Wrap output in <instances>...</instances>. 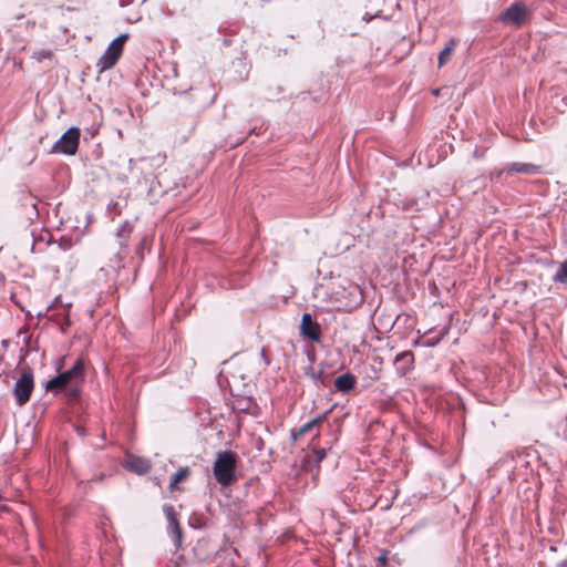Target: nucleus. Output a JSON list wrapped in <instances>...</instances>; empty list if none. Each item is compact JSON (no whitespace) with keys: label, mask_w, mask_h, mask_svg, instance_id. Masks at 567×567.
Instances as JSON below:
<instances>
[{"label":"nucleus","mask_w":567,"mask_h":567,"mask_svg":"<svg viewBox=\"0 0 567 567\" xmlns=\"http://www.w3.org/2000/svg\"><path fill=\"white\" fill-rule=\"evenodd\" d=\"M85 369L84 359L78 358L69 370L59 373L47 382V391H62L71 398H76L85 380Z\"/></svg>","instance_id":"1"},{"label":"nucleus","mask_w":567,"mask_h":567,"mask_svg":"<svg viewBox=\"0 0 567 567\" xmlns=\"http://www.w3.org/2000/svg\"><path fill=\"white\" fill-rule=\"evenodd\" d=\"M238 455L233 451L218 452L214 462L213 473L221 486H229L236 480L235 471Z\"/></svg>","instance_id":"2"},{"label":"nucleus","mask_w":567,"mask_h":567,"mask_svg":"<svg viewBox=\"0 0 567 567\" xmlns=\"http://www.w3.org/2000/svg\"><path fill=\"white\" fill-rule=\"evenodd\" d=\"M33 389V372L30 368H24L13 388V395L17 404L20 406L24 405L30 400Z\"/></svg>","instance_id":"3"},{"label":"nucleus","mask_w":567,"mask_h":567,"mask_svg":"<svg viewBox=\"0 0 567 567\" xmlns=\"http://www.w3.org/2000/svg\"><path fill=\"white\" fill-rule=\"evenodd\" d=\"M80 128L72 126L53 144L52 153L74 155L79 148Z\"/></svg>","instance_id":"4"},{"label":"nucleus","mask_w":567,"mask_h":567,"mask_svg":"<svg viewBox=\"0 0 567 567\" xmlns=\"http://www.w3.org/2000/svg\"><path fill=\"white\" fill-rule=\"evenodd\" d=\"M529 10L523 2L512 3L499 17L505 24L523 25L529 18Z\"/></svg>","instance_id":"5"},{"label":"nucleus","mask_w":567,"mask_h":567,"mask_svg":"<svg viewBox=\"0 0 567 567\" xmlns=\"http://www.w3.org/2000/svg\"><path fill=\"white\" fill-rule=\"evenodd\" d=\"M163 513L167 519V530L174 536L175 546L182 545V528L178 524L174 506L171 504L163 505Z\"/></svg>","instance_id":"6"},{"label":"nucleus","mask_w":567,"mask_h":567,"mask_svg":"<svg viewBox=\"0 0 567 567\" xmlns=\"http://www.w3.org/2000/svg\"><path fill=\"white\" fill-rule=\"evenodd\" d=\"M394 367L396 374L405 377L414 368V354L412 351H403L395 355Z\"/></svg>","instance_id":"7"},{"label":"nucleus","mask_w":567,"mask_h":567,"mask_svg":"<svg viewBox=\"0 0 567 567\" xmlns=\"http://www.w3.org/2000/svg\"><path fill=\"white\" fill-rule=\"evenodd\" d=\"M300 332L312 341H319L321 328L319 323L312 319L310 313H305L301 319Z\"/></svg>","instance_id":"8"},{"label":"nucleus","mask_w":567,"mask_h":567,"mask_svg":"<svg viewBox=\"0 0 567 567\" xmlns=\"http://www.w3.org/2000/svg\"><path fill=\"white\" fill-rule=\"evenodd\" d=\"M331 411H332V409H329L326 412H323L322 414L318 415L317 417L308 421L298 431L292 430L291 436L293 437V440H297L299 436H301V435L310 432L312 429L319 426L322 422L326 421V419L331 413Z\"/></svg>","instance_id":"9"},{"label":"nucleus","mask_w":567,"mask_h":567,"mask_svg":"<svg viewBox=\"0 0 567 567\" xmlns=\"http://www.w3.org/2000/svg\"><path fill=\"white\" fill-rule=\"evenodd\" d=\"M357 384L354 374L347 372L336 378L334 388L338 392L343 394L349 393Z\"/></svg>","instance_id":"10"},{"label":"nucleus","mask_w":567,"mask_h":567,"mask_svg":"<svg viewBox=\"0 0 567 567\" xmlns=\"http://www.w3.org/2000/svg\"><path fill=\"white\" fill-rule=\"evenodd\" d=\"M126 468L133 473L142 475L150 471L151 463L148 460L143 457L130 456L126 463Z\"/></svg>","instance_id":"11"},{"label":"nucleus","mask_w":567,"mask_h":567,"mask_svg":"<svg viewBox=\"0 0 567 567\" xmlns=\"http://www.w3.org/2000/svg\"><path fill=\"white\" fill-rule=\"evenodd\" d=\"M507 173H520L526 175H535L540 172L537 165L529 163H512L505 167Z\"/></svg>","instance_id":"12"},{"label":"nucleus","mask_w":567,"mask_h":567,"mask_svg":"<svg viewBox=\"0 0 567 567\" xmlns=\"http://www.w3.org/2000/svg\"><path fill=\"white\" fill-rule=\"evenodd\" d=\"M118 59H116L114 55H111V53L105 50L102 56L96 62V69L99 73H102L112 66L115 65Z\"/></svg>","instance_id":"13"},{"label":"nucleus","mask_w":567,"mask_h":567,"mask_svg":"<svg viewBox=\"0 0 567 567\" xmlns=\"http://www.w3.org/2000/svg\"><path fill=\"white\" fill-rule=\"evenodd\" d=\"M455 47H456V40L454 38L450 39L446 42L444 49L439 54V60H437L439 68H442L451 60L452 52Z\"/></svg>","instance_id":"14"},{"label":"nucleus","mask_w":567,"mask_h":567,"mask_svg":"<svg viewBox=\"0 0 567 567\" xmlns=\"http://www.w3.org/2000/svg\"><path fill=\"white\" fill-rule=\"evenodd\" d=\"M127 34H121L117 38H115L107 47V51L111 53V55H114L116 59H120L124 42L127 39Z\"/></svg>","instance_id":"15"},{"label":"nucleus","mask_w":567,"mask_h":567,"mask_svg":"<svg viewBox=\"0 0 567 567\" xmlns=\"http://www.w3.org/2000/svg\"><path fill=\"white\" fill-rule=\"evenodd\" d=\"M133 231V225L128 221L122 224V226L116 231V237L118 238V244L121 247H127V241Z\"/></svg>","instance_id":"16"},{"label":"nucleus","mask_w":567,"mask_h":567,"mask_svg":"<svg viewBox=\"0 0 567 567\" xmlns=\"http://www.w3.org/2000/svg\"><path fill=\"white\" fill-rule=\"evenodd\" d=\"M553 281L567 287V260L560 264L556 274L553 276Z\"/></svg>","instance_id":"17"},{"label":"nucleus","mask_w":567,"mask_h":567,"mask_svg":"<svg viewBox=\"0 0 567 567\" xmlns=\"http://www.w3.org/2000/svg\"><path fill=\"white\" fill-rule=\"evenodd\" d=\"M189 475L188 467H181L171 478L169 488L174 489L175 486L185 477Z\"/></svg>","instance_id":"18"},{"label":"nucleus","mask_w":567,"mask_h":567,"mask_svg":"<svg viewBox=\"0 0 567 567\" xmlns=\"http://www.w3.org/2000/svg\"><path fill=\"white\" fill-rule=\"evenodd\" d=\"M53 58V52L50 49H40L35 50L32 53V59H34L38 62H42L44 60H51Z\"/></svg>","instance_id":"19"},{"label":"nucleus","mask_w":567,"mask_h":567,"mask_svg":"<svg viewBox=\"0 0 567 567\" xmlns=\"http://www.w3.org/2000/svg\"><path fill=\"white\" fill-rule=\"evenodd\" d=\"M315 454V461L316 463H320L322 460L327 456V450L326 449H317L313 451Z\"/></svg>","instance_id":"20"},{"label":"nucleus","mask_w":567,"mask_h":567,"mask_svg":"<svg viewBox=\"0 0 567 567\" xmlns=\"http://www.w3.org/2000/svg\"><path fill=\"white\" fill-rule=\"evenodd\" d=\"M165 155L157 154L156 156L152 157V161L155 162L157 166H161L165 162Z\"/></svg>","instance_id":"21"},{"label":"nucleus","mask_w":567,"mask_h":567,"mask_svg":"<svg viewBox=\"0 0 567 567\" xmlns=\"http://www.w3.org/2000/svg\"><path fill=\"white\" fill-rule=\"evenodd\" d=\"M308 375H310V378L315 381V382H318L321 380V373H316L313 371L311 372H308L307 373Z\"/></svg>","instance_id":"22"},{"label":"nucleus","mask_w":567,"mask_h":567,"mask_svg":"<svg viewBox=\"0 0 567 567\" xmlns=\"http://www.w3.org/2000/svg\"><path fill=\"white\" fill-rule=\"evenodd\" d=\"M59 305H63V303H62V300H61V297H56V298L54 299V301L51 303L50 308L58 307Z\"/></svg>","instance_id":"23"},{"label":"nucleus","mask_w":567,"mask_h":567,"mask_svg":"<svg viewBox=\"0 0 567 567\" xmlns=\"http://www.w3.org/2000/svg\"><path fill=\"white\" fill-rule=\"evenodd\" d=\"M3 497L0 495V515L7 511L6 505L2 504Z\"/></svg>","instance_id":"24"},{"label":"nucleus","mask_w":567,"mask_h":567,"mask_svg":"<svg viewBox=\"0 0 567 567\" xmlns=\"http://www.w3.org/2000/svg\"><path fill=\"white\" fill-rule=\"evenodd\" d=\"M134 165H135V161H134L133 158H130V159H128V169H130V171H133Z\"/></svg>","instance_id":"25"},{"label":"nucleus","mask_w":567,"mask_h":567,"mask_svg":"<svg viewBox=\"0 0 567 567\" xmlns=\"http://www.w3.org/2000/svg\"><path fill=\"white\" fill-rule=\"evenodd\" d=\"M145 243H146V237H143L140 243V246H138V251L144 247Z\"/></svg>","instance_id":"26"},{"label":"nucleus","mask_w":567,"mask_h":567,"mask_svg":"<svg viewBox=\"0 0 567 567\" xmlns=\"http://www.w3.org/2000/svg\"><path fill=\"white\" fill-rule=\"evenodd\" d=\"M34 248H35V241L33 240L32 246H31V251H34Z\"/></svg>","instance_id":"27"}]
</instances>
